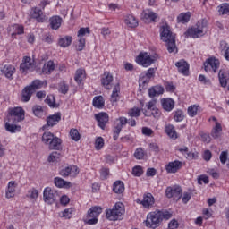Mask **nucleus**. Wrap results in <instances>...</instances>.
Returning a JSON list of instances; mask_svg holds the SVG:
<instances>
[{"label":"nucleus","mask_w":229,"mask_h":229,"mask_svg":"<svg viewBox=\"0 0 229 229\" xmlns=\"http://www.w3.org/2000/svg\"><path fill=\"white\" fill-rule=\"evenodd\" d=\"M155 72H157V68H149L145 75L140 76V85H148L151 78H155Z\"/></svg>","instance_id":"nucleus-16"},{"label":"nucleus","mask_w":229,"mask_h":229,"mask_svg":"<svg viewBox=\"0 0 229 229\" xmlns=\"http://www.w3.org/2000/svg\"><path fill=\"white\" fill-rule=\"evenodd\" d=\"M191 197H192V193L184 192L182 195V203H184V205H187V203H189V201H191Z\"/></svg>","instance_id":"nucleus-62"},{"label":"nucleus","mask_w":229,"mask_h":229,"mask_svg":"<svg viewBox=\"0 0 229 229\" xmlns=\"http://www.w3.org/2000/svg\"><path fill=\"white\" fill-rule=\"evenodd\" d=\"M204 70L206 72H208L209 71H213V72H217V69H219V66L221 65V63L219 62V59L216 57H210L204 62Z\"/></svg>","instance_id":"nucleus-11"},{"label":"nucleus","mask_w":229,"mask_h":229,"mask_svg":"<svg viewBox=\"0 0 229 229\" xmlns=\"http://www.w3.org/2000/svg\"><path fill=\"white\" fill-rule=\"evenodd\" d=\"M218 13L220 15H228L229 4L228 3H224L218 6Z\"/></svg>","instance_id":"nucleus-44"},{"label":"nucleus","mask_w":229,"mask_h":229,"mask_svg":"<svg viewBox=\"0 0 229 229\" xmlns=\"http://www.w3.org/2000/svg\"><path fill=\"white\" fill-rule=\"evenodd\" d=\"M160 31L161 40L166 42L168 53H178V48L176 47V37L173 35L171 27L167 24L163 25Z\"/></svg>","instance_id":"nucleus-2"},{"label":"nucleus","mask_w":229,"mask_h":229,"mask_svg":"<svg viewBox=\"0 0 229 229\" xmlns=\"http://www.w3.org/2000/svg\"><path fill=\"white\" fill-rule=\"evenodd\" d=\"M191 21V12L182 13L177 17V22H181L182 24H186Z\"/></svg>","instance_id":"nucleus-35"},{"label":"nucleus","mask_w":229,"mask_h":229,"mask_svg":"<svg viewBox=\"0 0 229 229\" xmlns=\"http://www.w3.org/2000/svg\"><path fill=\"white\" fill-rule=\"evenodd\" d=\"M113 191L115 194H123L124 192V182L116 181L113 185Z\"/></svg>","instance_id":"nucleus-33"},{"label":"nucleus","mask_w":229,"mask_h":229,"mask_svg":"<svg viewBox=\"0 0 229 229\" xmlns=\"http://www.w3.org/2000/svg\"><path fill=\"white\" fill-rule=\"evenodd\" d=\"M72 173V168H71V166H67V167L62 169L59 172V174H60V176H63V178H67V176H69Z\"/></svg>","instance_id":"nucleus-52"},{"label":"nucleus","mask_w":229,"mask_h":229,"mask_svg":"<svg viewBox=\"0 0 229 229\" xmlns=\"http://www.w3.org/2000/svg\"><path fill=\"white\" fill-rule=\"evenodd\" d=\"M132 174L134 176H142V174H144V170H142L141 166H134L132 168Z\"/></svg>","instance_id":"nucleus-55"},{"label":"nucleus","mask_w":229,"mask_h":229,"mask_svg":"<svg viewBox=\"0 0 229 229\" xmlns=\"http://www.w3.org/2000/svg\"><path fill=\"white\" fill-rule=\"evenodd\" d=\"M27 198H30V199H37L38 198V190L32 188L28 191Z\"/></svg>","instance_id":"nucleus-48"},{"label":"nucleus","mask_w":229,"mask_h":229,"mask_svg":"<svg viewBox=\"0 0 229 229\" xmlns=\"http://www.w3.org/2000/svg\"><path fill=\"white\" fill-rule=\"evenodd\" d=\"M55 138V134L49 131H45L42 135V142H44L46 145H49L53 139Z\"/></svg>","instance_id":"nucleus-40"},{"label":"nucleus","mask_w":229,"mask_h":229,"mask_svg":"<svg viewBox=\"0 0 229 229\" xmlns=\"http://www.w3.org/2000/svg\"><path fill=\"white\" fill-rule=\"evenodd\" d=\"M62 121V113L57 112L55 114L49 115L47 117V124L42 128L43 130H47V128H53V126H56Z\"/></svg>","instance_id":"nucleus-13"},{"label":"nucleus","mask_w":229,"mask_h":229,"mask_svg":"<svg viewBox=\"0 0 229 229\" xmlns=\"http://www.w3.org/2000/svg\"><path fill=\"white\" fill-rule=\"evenodd\" d=\"M58 91L61 94H67L69 92V85L65 81L60 82Z\"/></svg>","instance_id":"nucleus-50"},{"label":"nucleus","mask_w":229,"mask_h":229,"mask_svg":"<svg viewBox=\"0 0 229 229\" xmlns=\"http://www.w3.org/2000/svg\"><path fill=\"white\" fill-rule=\"evenodd\" d=\"M122 128L121 126H118V125H115L114 126V136H113V139L114 140H117V139H119V134L121 133L122 131Z\"/></svg>","instance_id":"nucleus-59"},{"label":"nucleus","mask_w":229,"mask_h":229,"mask_svg":"<svg viewBox=\"0 0 229 229\" xmlns=\"http://www.w3.org/2000/svg\"><path fill=\"white\" fill-rule=\"evenodd\" d=\"M93 106L95 108H103L105 106V98H103V96H97L93 98Z\"/></svg>","instance_id":"nucleus-37"},{"label":"nucleus","mask_w":229,"mask_h":229,"mask_svg":"<svg viewBox=\"0 0 229 229\" xmlns=\"http://www.w3.org/2000/svg\"><path fill=\"white\" fill-rule=\"evenodd\" d=\"M34 92L35 91H33L30 86L25 87L21 92V101L23 103H28V101L31 99V96H33Z\"/></svg>","instance_id":"nucleus-25"},{"label":"nucleus","mask_w":229,"mask_h":229,"mask_svg":"<svg viewBox=\"0 0 229 229\" xmlns=\"http://www.w3.org/2000/svg\"><path fill=\"white\" fill-rule=\"evenodd\" d=\"M58 44L61 47H69V46L72 44V37L65 36L64 38H60Z\"/></svg>","instance_id":"nucleus-32"},{"label":"nucleus","mask_w":229,"mask_h":229,"mask_svg":"<svg viewBox=\"0 0 229 229\" xmlns=\"http://www.w3.org/2000/svg\"><path fill=\"white\" fill-rule=\"evenodd\" d=\"M95 119L101 130H105L106 128V124H108L109 116L106 113H98L95 114Z\"/></svg>","instance_id":"nucleus-15"},{"label":"nucleus","mask_w":229,"mask_h":229,"mask_svg":"<svg viewBox=\"0 0 229 229\" xmlns=\"http://www.w3.org/2000/svg\"><path fill=\"white\" fill-rule=\"evenodd\" d=\"M178 151H180L182 155H186L185 158H187V160H195V158H198V153L189 152V148L187 147L178 148Z\"/></svg>","instance_id":"nucleus-28"},{"label":"nucleus","mask_w":229,"mask_h":229,"mask_svg":"<svg viewBox=\"0 0 229 229\" xmlns=\"http://www.w3.org/2000/svg\"><path fill=\"white\" fill-rule=\"evenodd\" d=\"M30 15L32 19H35L37 21V22H44L46 21V14H44V12H42L40 8H32Z\"/></svg>","instance_id":"nucleus-18"},{"label":"nucleus","mask_w":229,"mask_h":229,"mask_svg":"<svg viewBox=\"0 0 229 229\" xmlns=\"http://www.w3.org/2000/svg\"><path fill=\"white\" fill-rule=\"evenodd\" d=\"M103 146H105V140H103V138L101 137L97 138L95 141V148L97 151H99V149H102Z\"/></svg>","instance_id":"nucleus-53"},{"label":"nucleus","mask_w":229,"mask_h":229,"mask_svg":"<svg viewBox=\"0 0 229 229\" xmlns=\"http://www.w3.org/2000/svg\"><path fill=\"white\" fill-rule=\"evenodd\" d=\"M113 81L114 76L110 73V72H105L101 79V83L103 87H106L107 90H110V83H112Z\"/></svg>","instance_id":"nucleus-21"},{"label":"nucleus","mask_w":229,"mask_h":229,"mask_svg":"<svg viewBox=\"0 0 229 229\" xmlns=\"http://www.w3.org/2000/svg\"><path fill=\"white\" fill-rule=\"evenodd\" d=\"M130 117H140V109L134 107L128 112Z\"/></svg>","instance_id":"nucleus-56"},{"label":"nucleus","mask_w":229,"mask_h":229,"mask_svg":"<svg viewBox=\"0 0 229 229\" xmlns=\"http://www.w3.org/2000/svg\"><path fill=\"white\" fill-rule=\"evenodd\" d=\"M161 94H164V87L162 86H154L148 89L149 98H157Z\"/></svg>","instance_id":"nucleus-29"},{"label":"nucleus","mask_w":229,"mask_h":229,"mask_svg":"<svg viewBox=\"0 0 229 229\" xmlns=\"http://www.w3.org/2000/svg\"><path fill=\"white\" fill-rule=\"evenodd\" d=\"M29 87L35 92L37 89H40V87H42V81L36 80L32 81V83Z\"/></svg>","instance_id":"nucleus-57"},{"label":"nucleus","mask_w":229,"mask_h":229,"mask_svg":"<svg viewBox=\"0 0 229 229\" xmlns=\"http://www.w3.org/2000/svg\"><path fill=\"white\" fill-rule=\"evenodd\" d=\"M157 19H158V14L150 9L144 10L141 13L143 22H157Z\"/></svg>","instance_id":"nucleus-14"},{"label":"nucleus","mask_w":229,"mask_h":229,"mask_svg":"<svg viewBox=\"0 0 229 229\" xmlns=\"http://www.w3.org/2000/svg\"><path fill=\"white\" fill-rule=\"evenodd\" d=\"M5 130L9 131V133H15L16 131H21V126L17 125L16 122L7 120V122H5Z\"/></svg>","instance_id":"nucleus-27"},{"label":"nucleus","mask_w":229,"mask_h":229,"mask_svg":"<svg viewBox=\"0 0 229 229\" xmlns=\"http://www.w3.org/2000/svg\"><path fill=\"white\" fill-rule=\"evenodd\" d=\"M58 191L51 187L45 188L43 191V199L47 205H53L58 199Z\"/></svg>","instance_id":"nucleus-8"},{"label":"nucleus","mask_w":229,"mask_h":229,"mask_svg":"<svg viewBox=\"0 0 229 229\" xmlns=\"http://www.w3.org/2000/svg\"><path fill=\"white\" fill-rule=\"evenodd\" d=\"M103 212V208L99 206L91 207L84 218L85 225H98V217Z\"/></svg>","instance_id":"nucleus-6"},{"label":"nucleus","mask_w":229,"mask_h":229,"mask_svg":"<svg viewBox=\"0 0 229 229\" xmlns=\"http://www.w3.org/2000/svg\"><path fill=\"white\" fill-rule=\"evenodd\" d=\"M35 61L31 60L30 56H24L21 64H20V72L21 74H27L35 71Z\"/></svg>","instance_id":"nucleus-9"},{"label":"nucleus","mask_w":229,"mask_h":229,"mask_svg":"<svg viewBox=\"0 0 229 229\" xmlns=\"http://www.w3.org/2000/svg\"><path fill=\"white\" fill-rule=\"evenodd\" d=\"M119 92H121V88L119 87V84H117L113 89V93L111 95V103H117L119 101Z\"/></svg>","instance_id":"nucleus-36"},{"label":"nucleus","mask_w":229,"mask_h":229,"mask_svg":"<svg viewBox=\"0 0 229 229\" xmlns=\"http://www.w3.org/2000/svg\"><path fill=\"white\" fill-rule=\"evenodd\" d=\"M117 121H119V123L116 124V126H120V128L123 129V126H126V124H128V119L126 117H119L117 119Z\"/></svg>","instance_id":"nucleus-60"},{"label":"nucleus","mask_w":229,"mask_h":229,"mask_svg":"<svg viewBox=\"0 0 229 229\" xmlns=\"http://www.w3.org/2000/svg\"><path fill=\"white\" fill-rule=\"evenodd\" d=\"M208 24V22L205 19L199 21L196 24V27L189 29L185 32V35H188V37H191L192 38L203 37V35H205V28H207Z\"/></svg>","instance_id":"nucleus-4"},{"label":"nucleus","mask_w":229,"mask_h":229,"mask_svg":"<svg viewBox=\"0 0 229 229\" xmlns=\"http://www.w3.org/2000/svg\"><path fill=\"white\" fill-rule=\"evenodd\" d=\"M55 71V63L50 60L47 64H44L42 68V73L43 74H51Z\"/></svg>","instance_id":"nucleus-31"},{"label":"nucleus","mask_w":229,"mask_h":229,"mask_svg":"<svg viewBox=\"0 0 229 229\" xmlns=\"http://www.w3.org/2000/svg\"><path fill=\"white\" fill-rule=\"evenodd\" d=\"M198 108H199V106L196 105L189 106L188 107V115H190V117H196V115H198Z\"/></svg>","instance_id":"nucleus-49"},{"label":"nucleus","mask_w":229,"mask_h":229,"mask_svg":"<svg viewBox=\"0 0 229 229\" xmlns=\"http://www.w3.org/2000/svg\"><path fill=\"white\" fill-rule=\"evenodd\" d=\"M48 148L57 150L49 155L48 162H60V158H62V139L54 136L50 143H48Z\"/></svg>","instance_id":"nucleus-3"},{"label":"nucleus","mask_w":229,"mask_h":229,"mask_svg":"<svg viewBox=\"0 0 229 229\" xmlns=\"http://www.w3.org/2000/svg\"><path fill=\"white\" fill-rule=\"evenodd\" d=\"M182 165H183V163L182 161L175 160L173 162H169L165 165V170L167 173H171V174L178 173V171L182 169Z\"/></svg>","instance_id":"nucleus-17"},{"label":"nucleus","mask_w":229,"mask_h":229,"mask_svg":"<svg viewBox=\"0 0 229 229\" xmlns=\"http://www.w3.org/2000/svg\"><path fill=\"white\" fill-rule=\"evenodd\" d=\"M70 137H71L72 140L78 142V140H80V139H81V134H80V131H78V129H71L70 130Z\"/></svg>","instance_id":"nucleus-43"},{"label":"nucleus","mask_w":229,"mask_h":229,"mask_svg":"<svg viewBox=\"0 0 229 229\" xmlns=\"http://www.w3.org/2000/svg\"><path fill=\"white\" fill-rule=\"evenodd\" d=\"M32 112L36 117H42V115H44L42 106H34L32 107Z\"/></svg>","instance_id":"nucleus-45"},{"label":"nucleus","mask_w":229,"mask_h":229,"mask_svg":"<svg viewBox=\"0 0 229 229\" xmlns=\"http://www.w3.org/2000/svg\"><path fill=\"white\" fill-rule=\"evenodd\" d=\"M25 119V112L22 107H13L8 109V114L6 116V121L9 123H21Z\"/></svg>","instance_id":"nucleus-5"},{"label":"nucleus","mask_w":229,"mask_h":229,"mask_svg":"<svg viewBox=\"0 0 229 229\" xmlns=\"http://www.w3.org/2000/svg\"><path fill=\"white\" fill-rule=\"evenodd\" d=\"M220 162L221 164L225 165L226 164V160H228V152L227 151H222L220 154Z\"/></svg>","instance_id":"nucleus-61"},{"label":"nucleus","mask_w":229,"mask_h":229,"mask_svg":"<svg viewBox=\"0 0 229 229\" xmlns=\"http://www.w3.org/2000/svg\"><path fill=\"white\" fill-rule=\"evenodd\" d=\"M45 103H47V105H48L51 108H55L56 105L55 104V96L48 95L45 99Z\"/></svg>","instance_id":"nucleus-54"},{"label":"nucleus","mask_w":229,"mask_h":229,"mask_svg":"<svg viewBox=\"0 0 229 229\" xmlns=\"http://www.w3.org/2000/svg\"><path fill=\"white\" fill-rule=\"evenodd\" d=\"M168 228L169 229H177L178 228V221H176L175 219L172 220L168 224Z\"/></svg>","instance_id":"nucleus-64"},{"label":"nucleus","mask_w":229,"mask_h":229,"mask_svg":"<svg viewBox=\"0 0 229 229\" xmlns=\"http://www.w3.org/2000/svg\"><path fill=\"white\" fill-rule=\"evenodd\" d=\"M124 23L128 28H137L139 26V21L135 18V16L131 14H128L124 19Z\"/></svg>","instance_id":"nucleus-30"},{"label":"nucleus","mask_w":229,"mask_h":229,"mask_svg":"<svg viewBox=\"0 0 229 229\" xmlns=\"http://www.w3.org/2000/svg\"><path fill=\"white\" fill-rule=\"evenodd\" d=\"M74 80L78 85H81V81L85 80V71L81 69L77 70Z\"/></svg>","instance_id":"nucleus-41"},{"label":"nucleus","mask_w":229,"mask_h":229,"mask_svg":"<svg viewBox=\"0 0 229 229\" xmlns=\"http://www.w3.org/2000/svg\"><path fill=\"white\" fill-rule=\"evenodd\" d=\"M15 196V182L11 181L8 184V189L6 191V198H13Z\"/></svg>","instance_id":"nucleus-39"},{"label":"nucleus","mask_w":229,"mask_h":229,"mask_svg":"<svg viewBox=\"0 0 229 229\" xmlns=\"http://www.w3.org/2000/svg\"><path fill=\"white\" fill-rule=\"evenodd\" d=\"M218 80L221 87L225 88L228 85V81H226V72L223 70H220L218 72Z\"/></svg>","instance_id":"nucleus-42"},{"label":"nucleus","mask_w":229,"mask_h":229,"mask_svg":"<svg viewBox=\"0 0 229 229\" xmlns=\"http://www.w3.org/2000/svg\"><path fill=\"white\" fill-rule=\"evenodd\" d=\"M2 74H4L8 80H13V74H15V66L12 64L4 65L2 69Z\"/></svg>","instance_id":"nucleus-22"},{"label":"nucleus","mask_w":229,"mask_h":229,"mask_svg":"<svg viewBox=\"0 0 229 229\" xmlns=\"http://www.w3.org/2000/svg\"><path fill=\"white\" fill-rule=\"evenodd\" d=\"M161 104L165 112H171L174 108V100L173 98H163L161 99Z\"/></svg>","instance_id":"nucleus-26"},{"label":"nucleus","mask_w":229,"mask_h":229,"mask_svg":"<svg viewBox=\"0 0 229 229\" xmlns=\"http://www.w3.org/2000/svg\"><path fill=\"white\" fill-rule=\"evenodd\" d=\"M221 131H223V127L219 123H216V126L211 132V137L213 139H219L221 137Z\"/></svg>","instance_id":"nucleus-38"},{"label":"nucleus","mask_w":229,"mask_h":229,"mask_svg":"<svg viewBox=\"0 0 229 229\" xmlns=\"http://www.w3.org/2000/svg\"><path fill=\"white\" fill-rule=\"evenodd\" d=\"M54 183L55 187H58L59 189H71L72 187L71 182H67L60 177H55L54 179Z\"/></svg>","instance_id":"nucleus-23"},{"label":"nucleus","mask_w":229,"mask_h":229,"mask_svg":"<svg viewBox=\"0 0 229 229\" xmlns=\"http://www.w3.org/2000/svg\"><path fill=\"white\" fill-rule=\"evenodd\" d=\"M13 30H14V32L12 33L13 37V35H22V33H24V27L22 25L14 24Z\"/></svg>","instance_id":"nucleus-46"},{"label":"nucleus","mask_w":229,"mask_h":229,"mask_svg":"<svg viewBox=\"0 0 229 229\" xmlns=\"http://www.w3.org/2000/svg\"><path fill=\"white\" fill-rule=\"evenodd\" d=\"M201 182H203V183H205V184H207V183H208L210 181L208 180V176H207V175H200V176H199V178H198V183L199 184V185H201Z\"/></svg>","instance_id":"nucleus-63"},{"label":"nucleus","mask_w":229,"mask_h":229,"mask_svg":"<svg viewBox=\"0 0 229 229\" xmlns=\"http://www.w3.org/2000/svg\"><path fill=\"white\" fill-rule=\"evenodd\" d=\"M175 67L183 76H189V64L185 60H181L175 64Z\"/></svg>","instance_id":"nucleus-20"},{"label":"nucleus","mask_w":229,"mask_h":229,"mask_svg":"<svg viewBox=\"0 0 229 229\" xmlns=\"http://www.w3.org/2000/svg\"><path fill=\"white\" fill-rule=\"evenodd\" d=\"M155 58L151 57L148 53H140L136 59V62L143 67H149V65L155 64Z\"/></svg>","instance_id":"nucleus-12"},{"label":"nucleus","mask_w":229,"mask_h":229,"mask_svg":"<svg viewBox=\"0 0 229 229\" xmlns=\"http://www.w3.org/2000/svg\"><path fill=\"white\" fill-rule=\"evenodd\" d=\"M182 190L180 186L167 187L165 196L168 199L173 198L174 201H180L182 199Z\"/></svg>","instance_id":"nucleus-10"},{"label":"nucleus","mask_w":229,"mask_h":229,"mask_svg":"<svg viewBox=\"0 0 229 229\" xmlns=\"http://www.w3.org/2000/svg\"><path fill=\"white\" fill-rule=\"evenodd\" d=\"M109 175H110V169L103 167L100 170V178L102 180H106V178H108Z\"/></svg>","instance_id":"nucleus-58"},{"label":"nucleus","mask_w":229,"mask_h":229,"mask_svg":"<svg viewBox=\"0 0 229 229\" xmlns=\"http://www.w3.org/2000/svg\"><path fill=\"white\" fill-rule=\"evenodd\" d=\"M140 205H142L144 208H152V207L155 205V197H153L151 193L145 194Z\"/></svg>","instance_id":"nucleus-19"},{"label":"nucleus","mask_w":229,"mask_h":229,"mask_svg":"<svg viewBox=\"0 0 229 229\" xmlns=\"http://www.w3.org/2000/svg\"><path fill=\"white\" fill-rule=\"evenodd\" d=\"M165 132L170 137V139H178V135L176 134V130L174 125H166L165 129Z\"/></svg>","instance_id":"nucleus-34"},{"label":"nucleus","mask_w":229,"mask_h":229,"mask_svg":"<svg viewBox=\"0 0 229 229\" xmlns=\"http://www.w3.org/2000/svg\"><path fill=\"white\" fill-rule=\"evenodd\" d=\"M144 148H138L135 152H134V157L137 160H142V158H144Z\"/></svg>","instance_id":"nucleus-51"},{"label":"nucleus","mask_w":229,"mask_h":229,"mask_svg":"<svg viewBox=\"0 0 229 229\" xmlns=\"http://www.w3.org/2000/svg\"><path fill=\"white\" fill-rule=\"evenodd\" d=\"M124 214L123 203H116L112 209H106V217L109 221H117Z\"/></svg>","instance_id":"nucleus-7"},{"label":"nucleus","mask_w":229,"mask_h":229,"mask_svg":"<svg viewBox=\"0 0 229 229\" xmlns=\"http://www.w3.org/2000/svg\"><path fill=\"white\" fill-rule=\"evenodd\" d=\"M63 21L64 20L62 19V17L58 15L53 16L49 19L50 28L52 30H58L60 26H62Z\"/></svg>","instance_id":"nucleus-24"},{"label":"nucleus","mask_w":229,"mask_h":229,"mask_svg":"<svg viewBox=\"0 0 229 229\" xmlns=\"http://www.w3.org/2000/svg\"><path fill=\"white\" fill-rule=\"evenodd\" d=\"M173 217V213L167 210H155L147 215L144 222L147 228L156 229L162 225L163 221H169Z\"/></svg>","instance_id":"nucleus-1"},{"label":"nucleus","mask_w":229,"mask_h":229,"mask_svg":"<svg viewBox=\"0 0 229 229\" xmlns=\"http://www.w3.org/2000/svg\"><path fill=\"white\" fill-rule=\"evenodd\" d=\"M174 119L176 123H182L183 119H185V115L183 114V111L177 110L174 113Z\"/></svg>","instance_id":"nucleus-47"}]
</instances>
